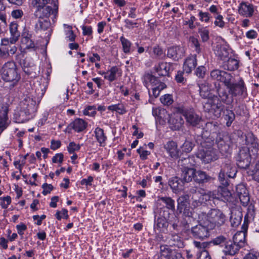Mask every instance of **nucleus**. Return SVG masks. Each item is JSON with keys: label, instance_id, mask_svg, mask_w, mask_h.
Instances as JSON below:
<instances>
[{"label": "nucleus", "instance_id": "obj_37", "mask_svg": "<svg viewBox=\"0 0 259 259\" xmlns=\"http://www.w3.org/2000/svg\"><path fill=\"white\" fill-rule=\"evenodd\" d=\"M223 66L225 69L234 71L239 67V62L235 59L229 58L227 61L224 62Z\"/></svg>", "mask_w": 259, "mask_h": 259}, {"label": "nucleus", "instance_id": "obj_8", "mask_svg": "<svg viewBox=\"0 0 259 259\" xmlns=\"http://www.w3.org/2000/svg\"><path fill=\"white\" fill-rule=\"evenodd\" d=\"M238 166L243 169L247 168L250 165L251 156L248 148L243 147L240 149L237 158Z\"/></svg>", "mask_w": 259, "mask_h": 259}, {"label": "nucleus", "instance_id": "obj_15", "mask_svg": "<svg viewBox=\"0 0 259 259\" xmlns=\"http://www.w3.org/2000/svg\"><path fill=\"white\" fill-rule=\"evenodd\" d=\"M254 11V6L248 2H242L238 6V13L243 17H251L253 15Z\"/></svg>", "mask_w": 259, "mask_h": 259}, {"label": "nucleus", "instance_id": "obj_59", "mask_svg": "<svg viewBox=\"0 0 259 259\" xmlns=\"http://www.w3.org/2000/svg\"><path fill=\"white\" fill-rule=\"evenodd\" d=\"M193 244L195 247L199 250V252L201 251L206 250L205 248L208 245V243L207 242H200L196 241H194L193 242Z\"/></svg>", "mask_w": 259, "mask_h": 259}, {"label": "nucleus", "instance_id": "obj_52", "mask_svg": "<svg viewBox=\"0 0 259 259\" xmlns=\"http://www.w3.org/2000/svg\"><path fill=\"white\" fill-rule=\"evenodd\" d=\"M1 203L0 205L3 208H7L8 206L11 203V198L10 196L6 197H0Z\"/></svg>", "mask_w": 259, "mask_h": 259}, {"label": "nucleus", "instance_id": "obj_33", "mask_svg": "<svg viewBox=\"0 0 259 259\" xmlns=\"http://www.w3.org/2000/svg\"><path fill=\"white\" fill-rule=\"evenodd\" d=\"M200 96L204 99H209L210 97V86L204 82L199 85Z\"/></svg>", "mask_w": 259, "mask_h": 259}, {"label": "nucleus", "instance_id": "obj_43", "mask_svg": "<svg viewBox=\"0 0 259 259\" xmlns=\"http://www.w3.org/2000/svg\"><path fill=\"white\" fill-rule=\"evenodd\" d=\"M8 111V108L6 106L4 108V116L0 117V134L8 126L7 114Z\"/></svg>", "mask_w": 259, "mask_h": 259}, {"label": "nucleus", "instance_id": "obj_51", "mask_svg": "<svg viewBox=\"0 0 259 259\" xmlns=\"http://www.w3.org/2000/svg\"><path fill=\"white\" fill-rule=\"evenodd\" d=\"M205 128L210 133H215L219 131V127L217 122H210L206 124Z\"/></svg>", "mask_w": 259, "mask_h": 259}, {"label": "nucleus", "instance_id": "obj_40", "mask_svg": "<svg viewBox=\"0 0 259 259\" xmlns=\"http://www.w3.org/2000/svg\"><path fill=\"white\" fill-rule=\"evenodd\" d=\"M158 201L163 202L167 209L172 211L175 210V200L171 197L166 196L158 197Z\"/></svg>", "mask_w": 259, "mask_h": 259}, {"label": "nucleus", "instance_id": "obj_9", "mask_svg": "<svg viewBox=\"0 0 259 259\" xmlns=\"http://www.w3.org/2000/svg\"><path fill=\"white\" fill-rule=\"evenodd\" d=\"M58 13V7L54 6L53 8L51 6L48 5L39 11H35L34 16L36 18L43 17L49 19L51 18L52 21L55 22Z\"/></svg>", "mask_w": 259, "mask_h": 259}, {"label": "nucleus", "instance_id": "obj_6", "mask_svg": "<svg viewBox=\"0 0 259 259\" xmlns=\"http://www.w3.org/2000/svg\"><path fill=\"white\" fill-rule=\"evenodd\" d=\"M196 156L206 163L215 160L218 158L216 150L210 145L206 147L204 143L202 145V147L199 150Z\"/></svg>", "mask_w": 259, "mask_h": 259}, {"label": "nucleus", "instance_id": "obj_48", "mask_svg": "<svg viewBox=\"0 0 259 259\" xmlns=\"http://www.w3.org/2000/svg\"><path fill=\"white\" fill-rule=\"evenodd\" d=\"M198 33L203 42H206L209 39V31L206 27L199 28Z\"/></svg>", "mask_w": 259, "mask_h": 259}, {"label": "nucleus", "instance_id": "obj_55", "mask_svg": "<svg viewBox=\"0 0 259 259\" xmlns=\"http://www.w3.org/2000/svg\"><path fill=\"white\" fill-rule=\"evenodd\" d=\"M189 41L192 45L195 47L196 52L199 53L201 51V49L198 39L194 36H191L189 38Z\"/></svg>", "mask_w": 259, "mask_h": 259}, {"label": "nucleus", "instance_id": "obj_11", "mask_svg": "<svg viewBox=\"0 0 259 259\" xmlns=\"http://www.w3.org/2000/svg\"><path fill=\"white\" fill-rule=\"evenodd\" d=\"M216 144L220 152L223 154H228L231 152V140L228 136H218L216 138Z\"/></svg>", "mask_w": 259, "mask_h": 259}, {"label": "nucleus", "instance_id": "obj_29", "mask_svg": "<svg viewBox=\"0 0 259 259\" xmlns=\"http://www.w3.org/2000/svg\"><path fill=\"white\" fill-rule=\"evenodd\" d=\"M168 243L171 246L183 248L184 244L183 239L177 234H171L168 238Z\"/></svg>", "mask_w": 259, "mask_h": 259}, {"label": "nucleus", "instance_id": "obj_21", "mask_svg": "<svg viewBox=\"0 0 259 259\" xmlns=\"http://www.w3.org/2000/svg\"><path fill=\"white\" fill-rule=\"evenodd\" d=\"M164 148L171 158L174 159L178 158L179 150L176 142L172 141L167 142L164 144Z\"/></svg>", "mask_w": 259, "mask_h": 259}, {"label": "nucleus", "instance_id": "obj_46", "mask_svg": "<svg viewBox=\"0 0 259 259\" xmlns=\"http://www.w3.org/2000/svg\"><path fill=\"white\" fill-rule=\"evenodd\" d=\"M228 240L223 235H220L214 238L211 242L215 245H219L221 247H224L225 244L227 243Z\"/></svg>", "mask_w": 259, "mask_h": 259}, {"label": "nucleus", "instance_id": "obj_45", "mask_svg": "<svg viewBox=\"0 0 259 259\" xmlns=\"http://www.w3.org/2000/svg\"><path fill=\"white\" fill-rule=\"evenodd\" d=\"M118 70L116 67H112L110 70L106 72L104 78L109 80L110 81H113L116 79V74Z\"/></svg>", "mask_w": 259, "mask_h": 259}, {"label": "nucleus", "instance_id": "obj_38", "mask_svg": "<svg viewBox=\"0 0 259 259\" xmlns=\"http://www.w3.org/2000/svg\"><path fill=\"white\" fill-rule=\"evenodd\" d=\"M18 24L15 22H12L10 24V31L11 34L10 39H13L14 41H17L20 35V32L18 30Z\"/></svg>", "mask_w": 259, "mask_h": 259}, {"label": "nucleus", "instance_id": "obj_23", "mask_svg": "<svg viewBox=\"0 0 259 259\" xmlns=\"http://www.w3.org/2000/svg\"><path fill=\"white\" fill-rule=\"evenodd\" d=\"M197 65V59L196 55H191L188 57L183 65V70L187 73L192 72Z\"/></svg>", "mask_w": 259, "mask_h": 259}, {"label": "nucleus", "instance_id": "obj_63", "mask_svg": "<svg viewBox=\"0 0 259 259\" xmlns=\"http://www.w3.org/2000/svg\"><path fill=\"white\" fill-rule=\"evenodd\" d=\"M21 41L22 44L25 45V48L26 49H31L35 47V44L31 38L28 39L22 38Z\"/></svg>", "mask_w": 259, "mask_h": 259}, {"label": "nucleus", "instance_id": "obj_27", "mask_svg": "<svg viewBox=\"0 0 259 259\" xmlns=\"http://www.w3.org/2000/svg\"><path fill=\"white\" fill-rule=\"evenodd\" d=\"M195 169L192 168L185 167L182 170L181 177L184 182H190L194 180Z\"/></svg>", "mask_w": 259, "mask_h": 259}, {"label": "nucleus", "instance_id": "obj_47", "mask_svg": "<svg viewBox=\"0 0 259 259\" xmlns=\"http://www.w3.org/2000/svg\"><path fill=\"white\" fill-rule=\"evenodd\" d=\"M120 40L121 42L124 53L126 54L129 53L131 50V42L123 36L120 37Z\"/></svg>", "mask_w": 259, "mask_h": 259}, {"label": "nucleus", "instance_id": "obj_24", "mask_svg": "<svg viewBox=\"0 0 259 259\" xmlns=\"http://www.w3.org/2000/svg\"><path fill=\"white\" fill-rule=\"evenodd\" d=\"M13 39L3 38L1 40L2 45L6 48L7 51L10 56L14 55L17 51V48L15 45L17 41H13Z\"/></svg>", "mask_w": 259, "mask_h": 259}, {"label": "nucleus", "instance_id": "obj_44", "mask_svg": "<svg viewBox=\"0 0 259 259\" xmlns=\"http://www.w3.org/2000/svg\"><path fill=\"white\" fill-rule=\"evenodd\" d=\"M108 109L112 111H116L119 114H123L126 112V110L123 105L121 104L112 105L108 107Z\"/></svg>", "mask_w": 259, "mask_h": 259}, {"label": "nucleus", "instance_id": "obj_39", "mask_svg": "<svg viewBox=\"0 0 259 259\" xmlns=\"http://www.w3.org/2000/svg\"><path fill=\"white\" fill-rule=\"evenodd\" d=\"M216 55L221 60H225L229 55V51L228 48L225 46H220L217 47L215 50Z\"/></svg>", "mask_w": 259, "mask_h": 259}, {"label": "nucleus", "instance_id": "obj_14", "mask_svg": "<svg viewBox=\"0 0 259 259\" xmlns=\"http://www.w3.org/2000/svg\"><path fill=\"white\" fill-rule=\"evenodd\" d=\"M213 192L212 199L221 200L223 201H232V194L226 186L219 187L218 191H212Z\"/></svg>", "mask_w": 259, "mask_h": 259}, {"label": "nucleus", "instance_id": "obj_64", "mask_svg": "<svg viewBox=\"0 0 259 259\" xmlns=\"http://www.w3.org/2000/svg\"><path fill=\"white\" fill-rule=\"evenodd\" d=\"M252 172L253 179L259 182V161L255 164Z\"/></svg>", "mask_w": 259, "mask_h": 259}, {"label": "nucleus", "instance_id": "obj_28", "mask_svg": "<svg viewBox=\"0 0 259 259\" xmlns=\"http://www.w3.org/2000/svg\"><path fill=\"white\" fill-rule=\"evenodd\" d=\"M37 18L38 21L35 24V29L37 31H45L50 28L51 23L50 21V19L44 18L43 17Z\"/></svg>", "mask_w": 259, "mask_h": 259}, {"label": "nucleus", "instance_id": "obj_53", "mask_svg": "<svg viewBox=\"0 0 259 259\" xmlns=\"http://www.w3.org/2000/svg\"><path fill=\"white\" fill-rule=\"evenodd\" d=\"M257 141V139L255 138L252 133H248L245 135V142L247 145H252L253 143Z\"/></svg>", "mask_w": 259, "mask_h": 259}, {"label": "nucleus", "instance_id": "obj_50", "mask_svg": "<svg viewBox=\"0 0 259 259\" xmlns=\"http://www.w3.org/2000/svg\"><path fill=\"white\" fill-rule=\"evenodd\" d=\"M194 146V144L191 141L186 140L184 144L181 146L183 152L186 153L190 152Z\"/></svg>", "mask_w": 259, "mask_h": 259}, {"label": "nucleus", "instance_id": "obj_60", "mask_svg": "<svg viewBox=\"0 0 259 259\" xmlns=\"http://www.w3.org/2000/svg\"><path fill=\"white\" fill-rule=\"evenodd\" d=\"M206 71V69L204 66H200L196 68L195 74L198 77L203 78L205 75Z\"/></svg>", "mask_w": 259, "mask_h": 259}, {"label": "nucleus", "instance_id": "obj_12", "mask_svg": "<svg viewBox=\"0 0 259 259\" xmlns=\"http://www.w3.org/2000/svg\"><path fill=\"white\" fill-rule=\"evenodd\" d=\"M160 257L162 259H184L181 252L171 249L166 245L160 246Z\"/></svg>", "mask_w": 259, "mask_h": 259}, {"label": "nucleus", "instance_id": "obj_35", "mask_svg": "<svg viewBox=\"0 0 259 259\" xmlns=\"http://www.w3.org/2000/svg\"><path fill=\"white\" fill-rule=\"evenodd\" d=\"M233 241L240 248L243 247L245 241V232L243 231L236 232L233 236Z\"/></svg>", "mask_w": 259, "mask_h": 259}, {"label": "nucleus", "instance_id": "obj_19", "mask_svg": "<svg viewBox=\"0 0 259 259\" xmlns=\"http://www.w3.org/2000/svg\"><path fill=\"white\" fill-rule=\"evenodd\" d=\"M170 128L174 131L179 130L184 124V120L179 114L171 115L168 120Z\"/></svg>", "mask_w": 259, "mask_h": 259}, {"label": "nucleus", "instance_id": "obj_10", "mask_svg": "<svg viewBox=\"0 0 259 259\" xmlns=\"http://www.w3.org/2000/svg\"><path fill=\"white\" fill-rule=\"evenodd\" d=\"M210 77L213 80L223 82L226 86L229 84L231 80L234 79L230 73L218 69L210 72Z\"/></svg>", "mask_w": 259, "mask_h": 259}, {"label": "nucleus", "instance_id": "obj_61", "mask_svg": "<svg viewBox=\"0 0 259 259\" xmlns=\"http://www.w3.org/2000/svg\"><path fill=\"white\" fill-rule=\"evenodd\" d=\"M226 173L224 172V171L221 170L219 175V180L221 184L223 185L224 186H227L229 184L228 180L226 178Z\"/></svg>", "mask_w": 259, "mask_h": 259}, {"label": "nucleus", "instance_id": "obj_54", "mask_svg": "<svg viewBox=\"0 0 259 259\" xmlns=\"http://www.w3.org/2000/svg\"><path fill=\"white\" fill-rule=\"evenodd\" d=\"M248 149H250L253 155L256 157L259 156V144L257 141L250 145Z\"/></svg>", "mask_w": 259, "mask_h": 259}, {"label": "nucleus", "instance_id": "obj_17", "mask_svg": "<svg viewBox=\"0 0 259 259\" xmlns=\"http://www.w3.org/2000/svg\"><path fill=\"white\" fill-rule=\"evenodd\" d=\"M236 194L242 205H247L249 202L248 191L243 185H238L236 188Z\"/></svg>", "mask_w": 259, "mask_h": 259}, {"label": "nucleus", "instance_id": "obj_25", "mask_svg": "<svg viewBox=\"0 0 259 259\" xmlns=\"http://www.w3.org/2000/svg\"><path fill=\"white\" fill-rule=\"evenodd\" d=\"M221 170L226 173L227 176L231 178H234L237 172L236 167L229 159L226 160L225 162L222 166Z\"/></svg>", "mask_w": 259, "mask_h": 259}, {"label": "nucleus", "instance_id": "obj_22", "mask_svg": "<svg viewBox=\"0 0 259 259\" xmlns=\"http://www.w3.org/2000/svg\"><path fill=\"white\" fill-rule=\"evenodd\" d=\"M240 249V247L233 241L228 240L222 251L226 255L233 256L238 252Z\"/></svg>", "mask_w": 259, "mask_h": 259}, {"label": "nucleus", "instance_id": "obj_18", "mask_svg": "<svg viewBox=\"0 0 259 259\" xmlns=\"http://www.w3.org/2000/svg\"><path fill=\"white\" fill-rule=\"evenodd\" d=\"M184 53L185 49L183 47L172 46L168 49L167 55L175 60H179L184 56Z\"/></svg>", "mask_w": 259, "mask_h": 259}, {"label": "nucleus", "instance_id": "obj_58", "mask_svg": "<svg viewBox=\"0 0 259 259\" xmlns=\"http://www.w3.org/2000/svg\"><path fill=\"white\" fill-rule=\"evenodd\" d=\"M80 148V146L79 144H76L74 142H70L67 147L68 151L70 153H73L75 151L79 150Z\"/></svg>", "mask_w": 259, "mask_h": 259}, {"label": "nucleus", "instance_id": "obj_1", "mask_svg": "<svg viewBox=\"0 0 259 259\" xmlns=\"http://www.w3.org/2000/svg\"><path fill=\"white\" fill-rule=\"evenodd\" d=\"M36 102L30 97H26L22 100L19 104L20 112L19 116L17 117V114H15L16 122L23 123L28 120L30 116L36 111Z\"/></svg>", "mask_w": 259, "mask_h": 259}, {"label": "nucleus", "instance_id": "obj_31", "mask_svg": "<svg viewBox=\"0 0 259 259\" xmlns=\"http://www.w3.org/2000/svg\"><path fill=\"white\" fill-rule=\"evenodd\" d=\"M212 179L211 177L208 176L205 172L201 170H195L194 181L199 184L205 183Z\"/></svg>", "mask_w": 259, "mask_h": 259}, {"label": "nucleus", "instance_id": "obj_20", "mask_svg": "<svg viewBox=\"0 0 259 259\" xmlns=\"http://www.w3.org/2000/svg\"><path fill=\"white\" fill-rule=\"evenodd\" d=\"M184 182L178 177H173L168 181V185L174 193H178L183 190Z\"/></svg>", "mask_w": 259, "mask_h": 259}, {"label": "nucleus", "instance_id": "obj_7", "mask_svg": "<svg viewBox=\"0 0 259 259\" xmlns=\"http://www.w3.org/2000/svg\"><path fill=\"white\" fill-rule=\"evenodd\" d=\"M200 222L201 224L192 227L191 233L194 238L203 240L209 236V231L211 229L204 224V220L201 217Z\"/></svg>", "mask_w": 259, "mask_h": 259}, {"label": "nucleus", "instance_id": "obj_36", "mask_svg": "<svg viewBox=\"0 0 259 259\" xmlns=\"http://www.w3.org/2000/svg\"><path fill=\"white\" fill-rule=\"evenodd\" d=\"M242 214L239 211H232L230 217V222L232 226L236 227L241 222Z\"/></svg>", "mask_w": 259, "mask_h": 259}, {"label": "nucleus", "instance_id": "obj_13", "mask_svg": "<svg viewBox=\"0 0 259 259\" xmlns=\"http://www.w3.org/2000/svg\"><path fill=\"white\" fill-rule=\"evenodd\" d=\"M234 79L231 80L229 84L226 85L232 98L237 96L242 95L245 89L244 83L242 79L240 80L238 83H234Z\"/></svg>", "mask_w": 259, "mask_h": 259}, {"label": "nucleus", "instance_id": "obj_41", "mask_svg": "<svg viewBox=\"0 0 259 259\" xmlns=\"http://www.w3.org/2000/svg\"><path fill=\"white\" fill-rule=\"evenodd\" d=\"M189 196L187 194H184L179 197L177 199V210L189 206Z\"/></svg>", "mask_w": 259, "mask_h": 259}, {"label": "nucleus", "instance_id": "obj_42", "mask_svg": "<svg viewBox=\"0 0 259 259\" xmlns=\"http://www.w3.org/2000/svg\"><path fill=\"white\" fill-rule=\"evenodd\" d=\"M50 0H32L31 4L35 9V11H39L48 5Z\"/></svg>", "mask_w": 259, "mask_h": 259}, {"label": "nucleus", "instance_id": "obj_56", "mask_svg": "<svg viewBox=\"0 0 259 259\" xmlns=\"http://www.w3.org/2000/svg\"><path fill=\"white\" fill-rule=\"evenodd\" d=\"M259 253L254 250H250L245 254L243 259H257Z\"/></svg>", "mask_w": 259, "mask_h": 259}, {"label": "nucleus", "instance_id": "obj_32", "mask_svg": "<svg viewBox=\"0 0 259 259\" xmlns=\"http://www.w3.org/2000/svg\"><path fill=\"white\" fill-rule=\"evenodd\" d=\"M69 126L76 132H80L84 130L87 127V123L82 119L77 118L75 119Z\"/></svg>", "mask_w": 259, "mask_h": 259}, {"label": "nucleus", "instance_id": "obj_30", "mask_svg": "<svg viewBox=\"0 0 259 259\" xmlns=\"http://www.w3.org/2000/svg\"><path fill=\"white\" fill-rule=\"evenodd\" d=\"M94 134L100 146L102 147L105 146L107 137L104 134V130L100 127H97L95 130Z\"/></svg>", "mask_w": 259, "mask_h": 259}, {"label": "nucleus", "instance_id": "obj_62", "mask_svg": "<svg viewBox=\"0 0 259 259\" xmlns=\"http://www.w3.org/2000/svg\"><path fill=\"white\" fill-rule=\"evenodd\" d=\"M198 16L200 18V20L201 22H204L205 23H208L210 19V14L208 12H203L200 11L198 14Z\"/></svg>", "mask_w": 259, "mask_h": 259}, {"label": "nucleus", "instance_id": "obj_26", "mask_svg": "<svg viewBox=\"0 0 259 259\" xmlns=\"http://www.w3.org/2000/svg\"><path fill=\"white\" fill-rule=\"evenodd\" d=\"M217 93L219 99L223 103L227 105H229L233 102V99L232 96L229 97V94L225 88L221 87H218L217 89Z\"/></svg>", "mask_w": 259, "mask_h": 259}, {"label": "nucleus", "instance_id": "obj_3", "mask_svg": "<svg viewBox=\"0 0 259 259\" xmlns=\"http://www.w3.org/2000/svg\"><path fill=\"white\" fill-rule=\"evenodd\" d=\"M2 78L6 81H12L15 84L19 80L20 76L18 74L15 63L8 62L2 67L1 70Z\"/></svg>", "mask_w": 259, "mask_h": 259}, {"label": "nucleus", "instance_id": "obj_16", "mask_svg": "<svg viewBox=\"0 0 259 259\" xmlns=\"http://www.w3.org/2000/svg\"><path fill=\"white\" fill-rule=\"evenodd\" d=\"M183 115L187 123L192 126L197 125L201 120V118L192 109L185 110L183 112Z\"/></svg>", "mask_w": 259, "mask_h": 259}, {"label": "nucleus", "instance_id": "obj_34", "mask_svg": "<svg viewBox=\"0 0 259 259\" xmlns=\"http://www.w3.org/2000/svg\"><path fill=\"white\" fill-rule=\"evenodd\" d=\"M171 65L166 62H161L156 67V70L161 76H166L169 73Z\"/></svg>", "mask_w": 259, "mask_h": 259}, {"label": "nucleus", "instance_id": "obj_2", "mask_svg": "<svg viewBox=\"0 0 259 259\" xmlns=\"http://www.w3.org/2000/svg\"><path fill=\"white\" fill-rule=\"evenodd\" d=\"M201 217L204 220V224L211 230L221 227L226 221L225 215L219 209H211L207 214L202 213L199 219Z\"/></svg>", "mask_w": 259, "mask_h": 259}, {"label": "nucleus", "instance_id": "obj_4", "mask_svg": "<svg viewBox=\"0 0 259 259\" xmlns=\"http://www.w3.org/2000/svg\"><path fill=\"white\" fill-rule=\"evenodd\" d=\"M191 193L192 194L191 207L194 208L200 206L207 201L212 199L213 192L211 191L206 192L202 189L197 190L193 189L191 190Z\"/></svg>", "mask_w": 259, "mask_h": 259}, {"label": "nucleus", "instance_id": "obj_49", "mask_svg": "<svg viewBox=\"0 0 259 259\" xmlns=\"http://www.w3.org/2000/svg\"><path fill=\"white\" fill-rule=\"evenodd\" d=\"M166 224L165 219L163 218L159 217L155 221L154 229L160 231L161 229L165 227Z\"/></svg>", "mask_w": 259, "mask_h": 259}, {"label": "nucleus", "instance_id": "obj_5", "mask_svg": "<svg viewBox=\"0 0 259 259\" xmlns=\"http://www.w3.org/2000/svg\"><path fill=\"white\" fill-rule=\"evenodd\" d=\"M203 109L205 112L212 114L214 117L218 118L221 115L224 106L217 97L214 96L212 98L208 99L204 103Z\"/></svg>", "mask_w": 259, "mask_h": 259}, {"label": "nucleus", "instance_id": "obj_57", "mask_svg": "<svg viewBox=\"0 0 259 259\" xmlns=\"http://www.w3.org/2000/svg\"><path fill=\"white\" fill-rule=\"evenodd\" d=\"M161 102L165 105H169L172 104L173 100L169 95H164L160 98Z\"/></svg>", "mask_w": 259, "mask_h": 259}]
</instances>
